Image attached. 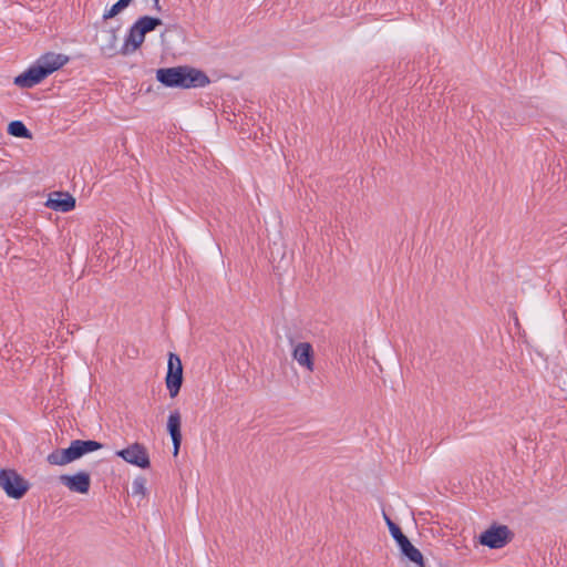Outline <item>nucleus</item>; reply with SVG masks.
Listing matches in <instances>:
<instances>
[{"instance_id": "obj_1", "label": "nucleus", "mask_w": 567, "mask_h": 567, "mask_svg": "<svg viewBox=\"0 0 567 567\" xmlns=\"http://www.w3.org/2000/svg\"><path fill=\"white\" fill-rule=\"evenodd\" d=\"M70 58L66 54L48 52L41 55L27 71L14 78L13 83L21 89H30L39 84L45 78L68 64Z\"/></svg>"}, {"instance_id": "obj_2", "label": "nucleus", "mask_w": 567, "mask_h": 567, "mask_svg": "<svg viewBox=\"0 0 567 567\" xmlns=\"http://www.w3.org/2000/svg\"><path fill=\"white\" fill-rule=\"evenodd\" d=\"M156 79L165 86L182 89L204 87L210 83L203 71L190 66L159 69Z\"/></svg>"}, {"instance_id": "obj_3", "label": "nucleus", "mask_w": 567, "mask_h": 567, "mask_svg": "<svg viewBox=\"0 0 567 567\" xmlns=\"http://www.w3.org/2000/svg\"><path fill=\"white\" fill-rule=\"evenodd\" d=\"M102 449V444L96 441H72L70 446L66 449H58L52 451L48 456L47 461L51 465L64 466L70 464L87 453L95 452Z\"/></svg>"}, {"instance_id": "obj_4", "label": "nucleus", "mask_w": 567, "mask_h": 567, "mask_svg": "<svg viewBox=\"0 0 567 567\" xmlns=\"http://www.w3.org/2000/svg\"><path fill=\"white\" fill-rule=\"evenodd\" d=\"M163 21L158 18L144 16L140 18L130 29L118 53L128 55L134 53L144 42L145 35L162 25Z\"/></svg>"}, {"instance_id": "obj_5", "label": "nucleus", "mask_w": 567, "mask_h": 567, "mask_svg": "<svg viewBox=\"0 0 567 567\" xmlns=\"http://www.w3.org/2000/svg\"><path fill=\"white\" fill-rule=\"evenodd\" d=\"M0 487L9 497L20 499L28 492L29 484L16 471L1 470Z\"/></svg>"}, {"instance_id": "obj_6", "label": "nucleus", "mask_w": 567, "mask_h": 567, "mask_svg": "<svg viewBox=\"0 0 567 567\" xmlns=\"http://www.w3.org/2000/svg\"><path fill=\"white\" fill-rule=\"evenodd\" d=\"M512 539V533L505 525H492L478 536V543L492 549L505 547Z\"/></svg>"}, {"instance_id": "obj_7", "label": "nucleus", "mask_w": 567, "mask_h": 567, "mask_svg": "<svg viewBox=\"0 0 567 567\" xmlns=\"http://www.w3.org/2000/svg\"><path fill=\"white\" fill-rule=\"evenodd\" d=\"M115 454L126 463L138 468L146 470L151 466L148 451L142 443L134 442L125 449L116 451Z\"/></svg>"}, {"instance_id": "obj_8", "label": "nucleus", "mask_w": 567, "mask_h": 567, "mask_svg": "<svg viewBox=\"0 0 567 567\" xmlns=\"http://www.w3.org/2000/svg\"><path fill=\"white\" fill-rule=\"evenodd\" d=\"M165 383L169 392V396H177L183 383V365L179 357L172 352L168 355Z\"/></svg>"}, {"instance_id": "obj_9", "label": "nucleus", "mask_w": 567, "mask_h": 567, "mask_svg": "<svg viewBox=\"0 0 567 567\" xmlns=\"http://www.w3.org/2000/svg\"><path fill=\"white\" fill-rule=\"evenodd\" d=\"M292 358L308 372L315 370V351L309 342H298L292 348Z\"/></svg>"}, {"instance_id": "obj_10", "label": "nucleus", "mask_w": 567, "mask_h": 567, "mask_svg": "<svg viewBox=\"0 0 567 567\" xmlns=\"http://www.w3.org/2000/svg\"><path fill=\"white\" fill-rule=\"evenodd\" d=\"M60 482L71 492L79 494H87L91 485L90 474L86 472H78L73 475H61Z\"/></svg>"}, {"instance_id": "obj_11", "label": "nucleus", "mask_w": 567, "mask_h": 567, "mask_svg": "<svg viewBox=\"0 0 567 567\" xmlns=\"http://www.w3.org/2000/svg\"><path fill=\"white\" fill-rule=\"evenodd\" d=\"M45 206L55 212L68 213L75 208V198L69 193L53 192L49 195Z\"/></svg>"}, {"instance_id": "obj_12", "label": "nucleus", "mask_w": 567, "mask_h": 567, "mask_svg": "<svg viewBox=\"0 0 567 567\" xmlns=\"http://www.w3.org/2000/svg\"><path fill=\"white\" fill-rule=\"evenodd\" d=\"M182 416L179 411L175 410L171 412L167 419V431L173 441V455L176 456L179 452L181 443H182Z\"/></svg>"}, {"instance_id": "obj_13", "label": "nucleus", "mask_w": 567, "mask_h": 567, "mask_svg": "<svg viewBox=\"0 0 567 567\" xmlns=\"http://www.w3.org/2000/svg\"><path fill=\"white\" fill-rule=\"evenodd\" d=\"M402 555L410 561L409 567H426L422 553L408 539L399 545Z\"/></svg>"}, {"instance_id": "obj_14", "label": "nucleus", "mask_w": 567, "mask_h": 567, "mask_svg": "<svg viewBox=\"0 0 567 567\" xmlns=\"http://www.w3.org/2000/svg\"><path fill=\"white\" fill-rule=\"evenodd\" d=\"M8 133L11 136L19 138H32V133L27 128V126L21 121H12L8 125Z\"/></svg>"}, {"instance_id": "obj_15", "label": "nucleus", "mask_w": 567, "mask_h": 567, "mask_svg": "<svg viewBox=\"0 0 567 567\" xmlns=\"http://www.w3.org/2000/svg\"><path fill=\"white\" fill-rule=\"evenodd\" d=\"M132 2H133V0H118L109 10H106L103 13V19L109 20V19L116 17L122 11H124Z\"/></svg>"}, {"instance_id": "obj_16", "label": "nucleus", "mask_w": 567, "mask_h": 567, "mask_svg": "<svg viewBox=\"0 0 567 567\" xmlns=\"http://www.w3.org/2000/svg\"><path fill=\"white\" fill-rule=\"evenodd\" d=\"M147 494L146 480L143 476H137L132 483V495L143 499Z\"/></svg>"}, {"instance_id": "obj_17", "label": "nucleus", "mask_w": 567, "mask_h": 567, "mask_svg": "<svg viewBox=\"0 0 567 567\" xmlns=\"http://www.w3.org/2000/svg\"><path fill=\"white\" fill-rule=\"evenodd\" d=\"M385 523L389 527L391 536L395 539L398 546L401 545L403 542L408 540L409 538L402 533L401 528L393 523L385 514H384Z\"/></svg>"}, {"instance_id": "obj_18", "label": "nucleus", "mask_w": 567, "mask_h": 567, "mask_svg": "<svg viewBox=\"0 0 567 567\" xmlns=\"http://www.w3.org/2000/svg\"><path fill=\"white\" fill-rule=\"evenodd\" d=\"M153 2H154V7H155V9H156L157 11H159V10H161L159 0H153Z\"/></svg>"}]
</instances>
